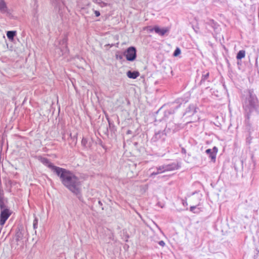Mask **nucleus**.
Wrapping results in <instances>:
<instances>
[{"label": "nucleus", "instance_id": "cd10ccee", "mask_svg": "<svg viewBox=\"0 0 259 259\" xmlns=\"http://www.w3.org/2000/svg\"><path fill=\"white\" fill-rule=\"evenodd\" d=\"M254 258H257L259 257V248L256 247L254 252Z\"/></svg>", "mask_w": 259, "mask_h": 259}, {"label": "nucleus", "instance_id": "2eb2a0df", "mask_svg": "<svg viewBox=\"0 0 259 259\" xmlns=\"http://www.w3.org/2000/svg\"><path fill=\"white\" fill-rule=\"evenodd\" d=\"M106 118H107V120L108 122L109 128L110 131L112 133H115V131H116V128L114 124L113 121H111L110 119H109V118L107 116H106Z\"/></svg>", "mask_w": 259, "mask_h": 259}, {"label": "nucleus", "instance_id": "f3484780", "mask_svg": "<svg viewBox=\"0 0 259 259\" xmlns=\"http://www.w3.org/2000/svg\"><path fill=\"white\" fill-rule=\"evenodd\" d=\"M92 1L102 8H104L108 6L107 3L104 2L101 0H92Z\"/></svg>", "mask_w": 259, "mask_h": 259}, {"label": "nucleus", "instance_id": "f03ea898", "mask_svg": "<svg viewBox=\"0 0 259 259\" xmlns=\"http://www.w3.org/2000/svg\"><path fill=\"white\" fill-rule=\"evenodd\" d=\"M249 97L244 101L243 105L244 109L247 112V118H249L250 113L254 109L257 100L256 96L252 90L248 91Z\"/></svg>", "mask_w": 259, "mask_h": 259}, {"label": "nucleus", "instance_id": "39448f33", "mask_svg": "<svg viewBox=\"0 0 259 259\" xmlns=\"http://www.w3.org/2000/svg\"><path fill=\"white\" fill-rule=\"evenodd\" d=\"M166 137V134L164 132V130H157L155 131L154 136L151 139L152 143H156L158 142H163Z\"/></svg>", "mask_w": 259, "mask_h": 259}, {"label": "nucleus", "instance_id": "aec40b11", "mask_svg": "<svg viewBox=\"0 0 259 259\" xmlns=\"http://www.w3.org/2000/svg\"><path fill=\"white\" fill-rule=\"evenodd\" d=\"M81 145L85 148L90 147V143H88V141L87 138H82L81 140Z\"/></svg>", "mask_w": 259, "mask_h": 259}, {"label": "nucleus", "instance_id": "f257e3e1", "mask_svg": "<svg viewBox=\"0 0 259 259\" xmlns=\"http://www.w3.org/2000/svg\"><path fill=\"white\" fill-rule=\"evenodd\" d=\"M38 159L45 166L50 168L60 179L62 185L81 200V182L79 178L67 169L54 165L50 160L46 157L39 156Z\"/></svg>", "mask_w": 259, "mask_h": 259}, {"label": "nucleus", "instance_id": "6e6552de", "mask_svg": "<svg viewBox=\"0 0 259 259\" xmlns=\"http://www.w3.org/2000/svg\"><path fill=\"white\" fill-rule=\"evenodd\" d=\"M180 105L176 106L175 108H171L169 109L166 110L164 112V117L162 118H159V119H157L156 118L155 121H161L162 120L167 118L168 115H169L170 114H174L175 112L176 109H177L180 107Z\"/></svg>", "mask_w": 259, "mask_h": 259}, {"label": "nucleus", "instance_id": "9d476101", "mask_svg": "<svg viewBox=\"0 0 259 259\" xmlns=\"http://www.w3.org/2000/svg\"><path fill=\"white\" fill-rule=\"evenodd\" d=\"M154 29L155 32L160 36H163L166 32H168L169 31V28L168 27L160 28L157 25L154 26Z\"/></svg>", "mask_w": 259, "mask_h": 259}, {"label": "nucleus", "instance_id": "58836bf2", "mask_svg": "<svg viewBox=\"0 0 259 259\" xmlns=\"http://www.w3.org/2000/svg\"><path fill=\"white\" fill-rule=\"evenodd\" d=\"M98 204H99L100 206H102V205H103V204H102V202H101L100 200H99V201H98Z\"/></svg>", "mask_w": 259, "mask_h": 259}, {"label": "nucleus", "instance_id": "f704fd0d", "mask_svg": "<svg viewBox=\"0 0 259 259\" xmlns=\"http://www.w3.org/2000/svg\"><path fill=\"white\" fill-rule=\"evenodd\" d=\"M158 244L161 246H164L165 244V242L162 240L159 241Z\"/></svg>", "mask_w": 259, "mask_h": 259}, {"label": "nucleus", "instance_id": "4be33fe9", "mask_svg": "<svg viewBox=\"0 0 259 259\" xmlns=\"http://www.w3.org/2000/svg\"><path fill=\"white\" fill-rule=\"evenodd\" d=\"M190 210L195 213H198L200 211L199 208H197L196 206H192L190 207Z\"/></svg>", "mask_w": 259, "mask_h": 259}, {"label": "nucleus", "instance_id": "473e14b6", "mask_svg": "<svg viewBox=\"0 0 259 259\" xmlns=\"http://www.w3.org/2000/svg\"><path fill=\"white\" fill-rule=\"evenodd\" d=\"M147 29L149 32H152L153 31H154V27H152L151 26H148Z\"/></svg>", "mask_w": 259, "mask_h": 259}, {"label": "nucleus", "instance_id": "0eeeda50", "mask_svg": "<svg viewBox=\"0 0 259 259\" xmlns=\"http://www.w3.org/2000/svg\"><path fill=\"white\" fill-rule=\"evenodd\" d=\"M0 12L2 14H6L8 16L11 14L4 0H0Z\"/></svg>", "mask_w": 259, "mask_h": 259}, {"label": "nucleus", "instance_id": "7c9ffc66", "mask_svg": "<svg viewBox=\"0 0 259 259\" xmlns=\"http://www.w3.org/2000/svg\"><path fill=\"white\" fill-rule=\"evenodd\" d=\"M118 45H119V42H117L116 44H107L105 46V47H112L113 46H115L116 47H118Z\"/></svg>", "mask_w": 259, "mask_h": 259}, {"label": "nucleus", "instance_id": "a878e982", "mask_svg": "<svg viewBox=\"0 0 259 259\" xmlns=\"http://www.w3.org/2000/svg\"><path fill=\"white\" fill-rule=\"evenodd\" d=\"M38 221V219L36 217H35L33 222V227L34 229H35L37 228Z\"/></svg>", "mask_w": 259, "mask_h": 259}, {"label": "nucleus", "instance_id": "412c9836", "mask_svg": "<svg viewBox=\"0 0 259 259\" xmlns=\"http://www.w3.org/2000/svg\"><path fill=\"white\" fill-rule=\"evenodd\" d=\"M208 25H210L214 29L217 28V24L212 19L209 20L207 23Z\"/></svg>", "mask_w": 259, "mask_h": 259}, {"label": "nucleus", "instance_id": "72a5a7b5", "mask_svg": "<svg viewBox=\"0 0 259 259\" xmlns=\"http://www.w3.org/2000/svg\"><path fill=\"white\" fill-rule=\"evenodd\" d=\"M115 56L117 59L121 60L123 58V56L122 55L116 54Z\"/></svg>", "mask_w": 259, "mask_h": 259}, {"label": "nucleus", "instance_id": "c756f323", "mask_svg": "<svg viewBox=\"0 0 259 259\" xmlns=\"http://www.w3.org/2000/svg\"><path fill=\"white\" fill-rule=\"evenodd\" d=\"M160 174V172L159 171V170H158V169H156V171H153L151 174H150V177H153L157 175H158Z\"/></svg>", "mask_w": 259, "mask_h": 259}, {"label": "nucleus", "instance_id": "423d86ee", "mask_svg": "<svg viewBox=\"0 0 259 259\" xmlns=\"http://www.w3.org/2000/svg\"><path fill=\"white\" fill-rule=\"evenodd\" d=\"M11 214V212L9 208L2 210L0 214V225L3 226L7 219Z\"/></svg>", "mask_w": 259, "mask_h": 259}, {"label": "nucleus", "instance_id": "4c0bfd02", "mask_svg": "<svg viewBox=\"0 0 259 259\" xmlns=\"http://www.w3.org/2000/svg\"><path fill=\"white\" fill-rule=\"evenodd\" d=\"M132 133V131H131V130H128V131L126 132V134H127V135L131 134Z\"/></svg>", "mask_w": 259, "mask_h": 259}, {"label": "nucleus", "instance_id": "dca6fc26", "mask_svg": "<svg viewBox=\"0 0 259 259\" xmlns=\"http://www.w3.org/2000/svg\"><path fill=\"white\" fill-rule=\"evenodd\" d=\"M245 56V50H242L238 52L237 54L236 58L237 60H241L242 58H244Z\"/></svg>", "mask_w": 259, "mask_h": 259}, {"label": "nucleus", "instance_id": "393cba45", "mask_svg": "<svg viewBox=\"0 0 259 259\" xmlns=\"http://www.w3.org/2000/svg\"><path fill=\"white\" fill-rule=\"evenodd\" d=\"M156 169H158V170H159V171L160 173L166 171L165 168V165H161L158 167H157Z\"/></svg>", "mask_w": 259, "mask_h": 259}, {"label": "nucleus", "instance_id": "4468645a", "mask_svg": "<svg viewBox=\"0 0 259 259\" xmlns=\"http://www.w3.org/2000/svg\"><path fill=\"white\" fill-rule=\"evenodd\" d=\"M55 6L60 11L65 6L64 2L62 0H52Z\"/></svg>", "mask_w": 259, "mask_h": 259}, {"label": "nucleus", "instance_id": "1a4fd4ad", "mask_svg": "<svg viewBox=\"0 0 259 259\" xmlns=\"http://www.w3.org/2000/svg\"><path fill=\"white\" fill-rule=\"evenodd\" d=\"M205 152L209 155V157L211 158V160L213 162L215 161L216 155L218 152V148L214 147L212 149H208L205 151Z\"/></svg>", "mask_w": 259, "mask_h": 259}, {"label": "nucleus", "instance_id": "79ce46f5", "mask_svg": "<svg viewBox=\"0 0 259 259\" xmlns=\"http://www.w3.org/2000/svg\"><path fill=\"white\" fill-rule=\"evenodd\" d=\"M222 1H223V0H218V1H221V2H222Z\"/></svg>", "mask_w": 259, "mask_h": 259}, {"label": "nucleus", "instance_id": "6ab92c4d", "mask_svg": "<svg viewBox=\"0 0 259 259\" xmlns=\"http://www.w3.org/2000/svg\"><path fill=\"white\" fill-rule=\"evenodd\" d=\"M16 35V32L15 31H8L7 32V36L9 39H13Z\"/></svg>", "mask_w": 259, "mask_h": 259}, {"label": "nucleus", "instance_id": "ea45409f", "mask_svg": "<svg viewBox=\"0 0 259 259\" xmlns=\"http://www.w3.org/2000/svg\"><path fill=\"white\" fill-rule=\"evenodd\" d=\"M114 38L116 39H118V36L117 35H116L114 36Z\"/></svg>", "mask_w": 259, "mask_h": 259}, {"label": "nucleus", "instance_id": "9b49d317", "mask_svg": "<svg viewBox=\"0 0 259 259\" xmlns=\"http://www.w3.org/2000/svg\"><path fill=\"white\" fill-rule=\"evenodd\" d=\"M68 37L67 34H65L62 39L60 40L59 42V46H64V48L63 50L65 52H69V49L67 46Z\"/></svg>", "mask_w": 259, "mask_h": 259}, {"label": "nucleus", "instance_id": "2f4dec72", "mask_svg": "<svg viewBox=\"0 0 259 259\" xmlns=\"http://www.w3.org/2000/svg\"><path fill=\"white\" fill-rule=\"evenodd\" d=\"M93 10L94 13L96 17H99L100 16V13L99 11H97V10H94V9Z\"/></svg>", "mask_w": 259, "mask_h": 259}, {"label": "nucleus", "instance_id": "bb28decb", "mask_svg": "<svg viewBox=\"0 0 259 259\" xmlns=\"http://www.w3.org/2000/svg\"><path fill=\"white\" fill-rule=\"evenodd\" d=\"M180 53H181V50H180V49L179 48H177L175 50L174 54H173V55L175 57H177L179 55H180Z\"/></svg>", "mask_w": 259, "mask_h": 259}, {"label": "nucleus", "instance_id": "b1692460", "mask_svg": "<svg viewBox=\"0 0 259 259\" xmlns=\"http://www.w3.org/2000/svg\"><path fill=\"white\" fill-rule=\"evenodd\" d=\"M58 48L60 50V53H59L60 56H63L66 54L68 53V52H65V51H63L62 49H63L64 48V46H59L58 47Z\"/></svg>", "mask_w": 259, "mask_h": 259}, {"label": "nucleus", "instance_id": "f8f14e48", "mask_svg": "<svg viewBox=\"0 0 259 259\" xmlns=\"http://www.w3.org/2000/svg\"><path fill=\"white\" fill-rule=\"evenodd\" d=\"M180 167L178 163L173 162L168 164L165 165L166 171H171L178 169Z\"/></svg>", "mask_w": 259, "mask_h": 259}, {"label": "nucleus", "instance_id": "7ed1b4c3", "mask_svg": "<svg viewBox=\"0 0 259 259\" xmlns=\"http://www.w3.org/2000/svg\"><path fill=\"white\" fill-rule=\"evenodd\" d=\"M27 231L22 226H21L18 227L15 236V240L17 242L22 241L23 242L24 239L27 240Z\"/></svg>", "mask_w": 259, "mask_h": 259}, {"label": "nucleus", "instance_id": "20e7f679", "mask_svg": "<svg viewBox=\"0 0 259 259\" xmlns=\"http://www.w3.org/2000/svg\"><path fill=\"white\" fill-rule=\"evenodd\" d=\"M126 60L129 61H134L137 57V50L135 47L128 48L123 53Z\"/></svg>", "mask_w": 259, "mask_h": 259}, {"label": "nucleus", "instance_id": "a211bd4d", "mask_svg": "<svg viewBox=\"0 0 259 259\" xmlns=\"http://www.w3.org/2000/svg\"><path fill=\"white\" fill-rule=\"evenodd\" d=\"M197 108L194 105H191L188 108L187 112L191 114H194L197 112Z\"/></svg>", "mask_w": 259, "mask_h": 259}, {"label": "nucleus", "instance_id": "c85d7f7f", "mask_svg": "<svg viewBox=\"0 0 259 259\" xmlns=\"http://www.w3.org/2000/svg\"><path fill=\"white\" fill-rule=\"evenodd\" d=\"M69 136L70 138L73 140V141H75V144H76L77 143V135H76L72 137L71 133H70Z\"/></svg>", "mask_w": 259, "mask_h": 259}, {"label": "nucleus", "instance_id": "5701e85b", "mask_svg": "<svg viewBox=\"0 0 259 259\" xmlns=\"http://www.w3.org/2000/svg\"><path fill=\"white\" fill-rule=\"evenodd\" d=\"M209 76V72H207L205 74H203L202 75V77H201V81H200V83H202L203 82H204L205 80H206L208 78Z\"/></svg>", "mask_w": 259, "mask_h": 259}, {"label": "nucleus", "instance_id": "ddd939ff", "mask_svg": "<svg viewBox=\"0 0 259 259\" xmlns=\"http://www.w3.org/2000/svg\"><path fill=\"white\" fill-rule=\"evenodd\" d=\"M126 75L127 77L132 79H136L140 75V73L138 71H132L129 70L127 72Z\"/></svg>", "mask_w": 259, "mask_h": 259}, {"label": "nucleus", "instance_id": "e433bc0d", "mask_svg": "<svg viewBox=\"0 0 259 259\" xmlns=\"http://www.w3.org/2000/svg\"><path fill=\"white\" fill-rule=\"evenodd\" d=\"M183 205H188L187 201H184V200H183Z\"/></svg>", "mask_w": 259, "mask_h": 259}, {"label": "nucleus", "instance_id": "a19ab883", "mask_svg": "<svg viewBox=\"0 0 259 259\" xmlns=\"http://www.w3.org/2000/svg\"><path fill=\"white\" fill-rule=\"evenodd\" d=\"M158 112H159V111H157V112H156V114H158Z\"/></svg>", "mask_w": 259, "mask_h": 259}, {"label": "nucleus", "instance_id": "c9c22d12", "mask_svg": "<svg viewBox=\"0 0 259 259\" xmlns=\"http://www.w3.org/2000/svg\"><path fill=\"white\" fill-rule=\"evenodd\" d=\"M181 152L183 154H186V149L184 147H182L181 148Z\"/></svg>", "mask_w": 259, "mask_h": 259}]
</instances>
